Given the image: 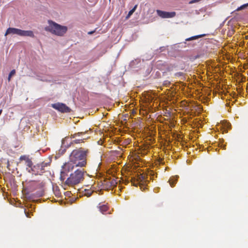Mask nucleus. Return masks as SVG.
Here are the masks:
<instances>
[{
    "label": "nucleus",
    "instance_id": "ddd939ff",
    "mask_svg": "<svg viewBox=\"0 0 248 248\" xmlns=\"http://www.w3.org/2000/svg\"><path fill=\"white\" fill-rule=\"evenodd\" d=\"M31 169L27 168L26 170L29 173H36V168H34V166L33 167L30 168Z\"/></svg>",
    "mask_w": 248,
    "mask_h": 248
},
{
    "label": "nucleus",
    "instance_id": "f03ea898",
    "mask_svg": "<svg viewBox=\"0 0 248 248\" xmlns=\"http://www.w3.org/2000/svg\"><path fill=\"white\" fill-rule=\"evenodd\" d=\"M64 180H61L62 181H65V184L69 186H74L83 181L84 179V174L85 171L82 168L75 169L73 171H65ZM61 179H62L61 178Z\"/></svg>",
    "mask_w": 248,
    "mask_h": 248
},
{
    "label": "nucleus",
    "instance_id": "1a4fd4ad",
    "mask_svg": "<svg viewBox=\"0 0 248 248\" xmlns=\"http://www.w3.org/2000/svg\"><path fill=\"white\" fill-rule=\"evenodd\" d=\"M178 177H179L178 176L176 175V176H172V177H171L170 178V179L169 180V183H170V186L171 187H173L174 186L175 184L177 181V179H178Z\"/></svg>",
    "mask_w": 248,
    "mask_h": 248
},
{
    "label": "nucleus",
    "instance_id": "412c9836",
    "mask_svg": "<svg viewBox=\"0 0 248 248\" xmlns=\"http://www.w3.org/2000/svg\"><path fill=\"white\" fill-rule=\"evenodd\" d=\"M133 13H132L130 11L128 12V14L127 16V18L129 17Z\"/></svg>",
    "mask_w": 248,
    "mask_h": 248
},
{
    "label": "nucleus",
    "instance_id": "9b49d317",
    "mask_svg": "<svg viewBox=\"0 0 248 248\" xmlns=\"http://www.w3.org/2000/svg\"><path fill=\"white\" fill-rule=\"evenodd\" d=\"M204 35H195V36H192L191 37H189V38H188L187 39H186V41H192V40H196V39H199L202 36H204Z\"/></svg>",
    "mask_w": 248,
    "mask_h": 248
},
{
    "label": "nucleus",
    "instance_id": "f3484780",
    "mask_svg": "<svg viewBox=\"0 0 248 248\" xmlns=\"http://www.w3.org/2000/svg\"><path fill=\"white\" fill-rule=\"evenodd\" d=\"M15 73H16V70H12L10 72V74L9 75V76H8V78L9 81H10L11 78H12V76H13L15 74Z\"/></svg>",
    "mask_w": 248,
    "mask_h": 248
},
{
    "label": "nucleus",
    "instance_id": "4468645a",
    "mask_svg": "<svg viewBox=\"0 0 248 248\" xmlns=\"http://www.w3.org/2000/svg\"><path fill=\"white\" fill-rule=\"evenodd\" d=\"M248 7V3H246V4H244L242 5H241V6H240L239 7H238L237 9V11H240V10H243V9H246Z\"/></svg>",
    "mask_w": 248,
    "mask_h": 248
},
{
    "label": "nucleus",
    "instance_id": "6ab92c4d",
    "mask_svg": "<svg viewBox=\"0 0 248 248\" xmlns=\"http://www.w3.org/2000/svg\"><path fill=\"white\" fill-rule=\"evenodd\" d=\"M137 7L138 5H135L134 7L130 10V11L132 12V13H134V12L136 11Z\"/></svg>",
    "mask_w": 248,
    "mask_h": 248
},
{
    "label": "nucleus",
    "instance_id": "9d476101",
    "mask_svg": "<svg viewBox=\"0 0 248 248\" xmlns=\"http://www.w3.org/2000/svg\"><path fill=\"white\" fill-rule=\"evenodd\" d=\"M86 133H87V132L86 131L85 132H78V133H75L74 134H71L70 138H69V139H70L71 140H72V139H75V138H77V136H82V135H85Z\"/></svg>",
    "mask_w": 248,
    "mask_h": 248
},
{
    "label": "nucleus",
    "instance_id": "f257e3e1",
    "mask_svg": "<svg viewBox=\"0 0 248 248\" xmlns=\"http://www.w3.org/2000/svg\"><path fill=\"white\" fill-rule=\"evenodd\" d=\"M89 152L88 149L79 148L74 150L69 157L70 161L65 163L61 171V178L64 180L65 171H73V170L79 167L80 168L85 167L87 163V155Z\"/></svg>",
    "mask_w": 248,
    "mask_h": 248
},
{
    "label": "nucleus",
    "instance_id": "aec40b11",
    "mask_svg": "<svg viewBox=\"0 0 248 248\" xmlns=\"http://www.w3.org/2000/svg\"><path fill=\"white\" fill-rule=\"evenodd\" d=\"M137 7L138 5H135L134 7L130 10V11L132 12V13H134V12L136 11Z\"/></svg>",
    "mask_w": 248,
    "mask_h": 248
},
{
    "label": "nucleus",
    "instance_id": "20e7f679",
    "mask_svg": "<svg viewBox=\"0 0 248 248\" xmlns=\"http://www.w3.org/2000/svg\"><path fill=\"white\" fill-rule=\"evenodd\" d=\"M9 34H17L21 36L34 37L33 32L31 31H24L15 28L10 27L7 29L4 35L5 36Z\"/></svg>",
    "mask_w": 248,
    "mask_h": 248
},
{
    "label": "nucleus",
    "instance_id": "dca6fc26",
    "mask_svg": "<svg viewBox=\"0 0 248 248\" xmlns=\"http://www.w3.org/2000/svg\"><path fill=\"white\" fill-rule=\"evenodd\" d=\"M26 165L29 168H31L32 165V161L30 159H27V161H26Z\"/></svg>",
    "mask_w": 248,
    "mask_h": 248
},
{
    "label": "nucleus",
    "instance_id": "f8f14e48",
    "mask_svg": "<svg viewBox=\"0 0 248 248\" xmlns=\"http://www.w3.org/2000/svg\"><path fill=\"white\" fill-rule=\"evenodd\" d=\"M83 192H84L83 194L85 196H86L87 197H90V196H91V195L93 192V190L85 188L84 189V191Z\"/></svg>",
    "mask_w": 248,
    "mask_h": 248
},
{
    "label": "nucleus",
    "instance_id": "2eb2a0df",
    "mask_svg": "<svg viewBox=\"0 0 248 248\" xmlns=\"http://www.w3.org/2000/svg\"><path fill=\"white\" fill-rule=\"evenodd\" d=\"M107 207L105 205L100 206V211L103 214L107 210Z\"/></svg>",
    "mask_w": 248,
    "mask_h": 248
},
{
    "label": "nucleus",
    "instance_id": "6e6552de",
    "mask_svg": "<svg viewBox=\"0 0 248 248\" xmlns=\"http://www.w3.org/2000/svg\"><path fill=\"white\" fill-rule=\"evenodd\" d=\"M156 12L157 13V15L162 18L173 17L175 16V12H167L162 11L159 10H157Z\"/></svg>",
    "mask_w": 248,
    "mask_h": 248
},
{
    "label": "nucleus",
    "instance_id": "0eeeda50",
    "mask_svg": "<svg viewBox=\"0 0 248 248\" xmlns=\"http://www.w3.org/2000/svg\"><path fill=\"white\" fill-rule=\"evenodd\" d=\"M50 162H42L35 165L34 168H36V173L40 174L44 172L46 170V167L48 166Z\"/></svg>",
    "mask_w": 248,
    "mask_h": 248
},
{
    "label": "nucleus",
    "instance_id": "b1692460",
    "mask_svg": "<svg viewBox=\"0 0 248 248\" xmlns=\"http://www.w3.org/2000/svg\"><path fill=\"white\" fill-rule=\"evenodd\" d=\"M65 150V149H64L62 151V153H63Z\"/></svg>",
    "mask_w": 248,
    "mask_h": 248
},
{
    "label": "nucleus",
    "instance_id": "5701e85b",
    "mask_svg": "<svg viewBox=\"0 0 248 248\" xmlns=\"http://www.w3.org/2000/svg\"><path fill=\"white\" fill-rule=\"evenodd\" d=\"M94 31H89V32H88V34H93V32H94Z\"/></svg>",
    "mask_w": 248,
    "mask_h": 248
},
{
    "label": "nucleus",
    "instance_id": "4be33fe9",
    "mask_svg": "<svg viewBox=\"0 0 248 248\" xmlns=\"http://www.w3.org/2000/svg\"><path fill=\"white\" fill-rule=\"evenodd\" d=\"M24 212H25V215H26L27 217H30L29 216V214L26 212V210H24Z\"/></svg>",
    "mask_w": 248,
    "mask_h": 248
},
{
    "label": "nucleus",
    "instance_id": "423d86ee",
    "mask_svg": "<svg viewBox=\"0 0 248 248\" xmlns=\"http://www.w3.org/2000/svg\"><path fill=\"white\" fill-rule=\"evenodd\" d=\"M53 108L58 110L62 112H69L70 111V108L66 106L64 104L58 103H55L51 105Z\"/></svg>",
    "mask_w": 248,
    "mask_h": 248
},
{
    "label": "nucleus",
    "instance_id": "39448f33",
    "mask_svg": "<svg viewBox=\"0 0 248 248\" xmlns=\"http://www.w3.org/2000/svg\"><path fill=\"white\" fill-rule=\"evenodd\" d=\"M85 139V138H83L82 139H77L73 140H71L69 141V137L66 136L62 140V147H64L65 148H68L74 143L78 144L81 142H83V140Z\"/></svg>",
    "mask_w": 248,
    "mask_h": 248
},
{
    "label": "nucleus",
    "instance_id": "393cba45",
    "mask_svg": "<svg viewBox=\"0 0 248 248\" xmlns=\"http://www.w3.org/2000/svg\"><path fill=\"white\" fill-rule=\"evenodd\" d=\"M81 136H77V137H80Z\"/></svg>",
    "mask_w": 248,
    "mask_h": 248
},
{
    "label": "nucleus",
    "instance_id": "a211bd4d",
    "mask_svg": "<svg viewBox=\"0 0 248 248\" xmlns=\"http://www.w3.org/2000/svg\"><path fill=\"white\" fill-rule=\"evenodd\" d=\"M27 159H29L25 155H23V156H21L20 157V161H22V160H25V161H27Z\"/></svg>",
    "mask_w": 248,
    "mask_h": 248
},
{
    "label": "nucleus",
    "instance_id": "7ed1b4c3",
    "mask_svg": "<svg viewBox=\"0 0 248 248\" xmlns=\"http://www.w3.org/2000/svg\"><path fill=\"white\" fill-rule=\"evenodd\" d=\"M45 30L58 36H62L66 32L67 28L53 21H48V25L45 27Z\"/></svg>",
    "mask_w": 248,
    "mask_h": 248
}]
</instances>
